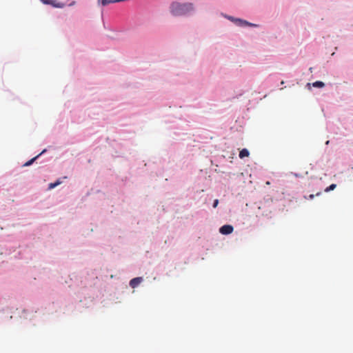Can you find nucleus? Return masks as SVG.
I'll return each mask as SVG.
<instances>
[{"mask_svg": "<svg viewBox=\"0 0 353 353\" xmlns=\"http://www.w3.org/2000/svg\"><path fill=\"white\" fill-rule=\"evenodd\" d=\"M45 150H43L41 153H40L39 155L36 156L35 157L31 159L30 160L28 161L26 163H24L23 166H29L32 164V163L39 157V155H41L43 152H44Z\"/></svg>", "mask_w": 353, "mask_h": 353, "instance_id": "0eeeda50", "label": "nucleus"}, {"mask_svg": "<svg viewBox=\"0 0 353 353\" xmlns=\"http://www.w3.org/2000/svg\"><path fill=\"white\" fill-rule=\"evenodd\" d=\"M43 4L51 5L54 8H63L65 4L59 0H40Z\"/></svg>", "mask_w": 353, "mask_h": 353, "instance_id": "f03ea898", "label": "nucleus"}, {"mask_svg": "<svg viewBox=\"0 0 353 353\" xmlns=\"http://www.w3.org/2000/svg\"><path fill=\"white\" fill-rule=\"evenodd\" d=\"M218 204H219V200L218 199H215L214 201L213 208H216Z\"/></svg>", "mask_w": 353, "mask_h": 353, "instance_id": "9b49d317", "label": "nucleus"}, {"mask_svg": "<svg viewBox=\"0 0 353 353\" xmlns=\"http://www.w3.org/2000/svg\"><path fill=\"white\" fill-rule=\"evenodd\" d=\"M194 10V6L191 3L174 1L170 6V12L174 16L189 15Z\"/></svg>", "mask_w": 353, "mask_h": 353, "instance_id": "f257e3e1", "label": "nucleus"}, {"mask_svg": "<svg viewBox=\"0 0 353 353\" xmlns=\"http://www.w3.org/2000/svg\"><path fill=\"white\" fill-rule=\"evenodd\" d=\"M234 230V228L231 225H224L219 229V232L222 234H230Z\"/></svg>", "mask_w": 353, "mask_h": 353, "instance_id": "7ed1b4c3", "label": "nucleus"}, {"mask_svg": "<svg viewBox=\"0 0 353 353\" xmlns=\"http://www.w3.org/2000/svg\"><path fill=\"white\" fill-rule=\"evenodd\" d=\"M61 181H56L55 183H51L49 184V186H48V188L50 190L52 189V188H54L56 186H57L58 185L61 184Z\"/></svg>", "mask_w": 353, "mask_h": 353, "instance_id": "1a4fd4ad", "label": "nucleus"}, {"mask_svg": "<svg viewBox=\"0 0 353 353\" xmlns=\"http://www.w3.org/2000/svg\"><path fill=\"white\" fill-rule=\"evenodd\" d=\"M236 21H238L239 25H240V26H256V24H253V23H249L246 21H243L241 19H236Z\"/></svg>", "mask_w": 353, "mask_h": 353, "instance_id": "423d86ee", "label": "nucleus"}, {"mask_svg": "<svg viewBox=\"0 0 353 353\" xmlns=\"http://www.w3.org/2000/svg\"><path fill=\"white\" fill-rule=\"evenodd\" d=\"M314 194H310V195L308 196V199H314Z\"/></svg>", "mask_w": 353, "mask_h": 353, "instance_id": "ddd939ff", "label": "nucleus"}, {"mask_svg": "<svg viewBox=\"0 0 353 353\" xmlns=\"http://www.w3.org/2000/svg\"><path fill=\"white\" fill-rule=\"evenodd\" d=\"M76 2L74 1H72L70 3L68 4L69 6H72L75 5Z\"/></svg>", "mask_w": 353, "mask_h": 353, "instance_id": "f8f14e48", "label": "nucleus"}, {"mask_svg": "<svg viewBox=\"0 0 353 353\" xmlns=\"http://www.w3.org/2000/svg\"><path fill=\"white\" fill-rule=\"evenodd\" d=\"M336 184H331L329 187H327L325 189V192H327L331 190H334L336 188Z\"/></svg>", "mask_w": 353, "mask_h": 353, "instance_id": "9d476101", "label": "nucleus"}, {"mask_svg": "<svg viewBox=\"0 0 353 353\" xmlns=\"http://www.w3.org/2000/svg\"><path fill=\"white\" fill-rule=\"evenodd\" d=\"M141 277H136L130 280V285L132 288H137L142 281Z\"/></svg>", "mask_w": 353, "mask_h": 353, "instance_id": "20e7f679", "label": "nucleus"}, {"mask_svg": "<svg viewBox=\"0 0 353 353\" xmlns=\"http://www.w3.org/2000/svg\"><path fill=\"white\" fill-rule=\"evenodd\" d=\"M324 85H325V84L322 81H315L314 83H313L314 87L323 88V87H324Z\"/></svg>", "mask_w": 353, "mask_h": 353, "instance_id": "6e6552de", "label": "nucleus"}, {"mask_svg": "<svg viewBox=\"0 0 353 353\" xmlns=\"http://www.w3.org/2000/svg\"><path fill=\"white\" fill-rule=\"evenodd\" d=\"M320 194H321V192H318L316 195V196H319V195H320Z\"/></svg>", "mask_w": 353, "mask_h": 353, "instance_id": "4468645a", "label": "nucleus"}, {"mask_svg": "<svg viewBox=\"0 0 353 353\" xmlns=\"http://www.w3.org/2000/svg\"><path fill=\"white\" fill-rule=\"evenodd\" d=\"M249 155H250V152H249V151H248L247 149L244 148V149H242V150L240 151V152H239V157H240L241 159H243L244 157H249Z\"/></svg>", "mask_w": 353, "mask_h": 353, "instance_id": "39448f33", "label": "nucleus"}]
</instances>
